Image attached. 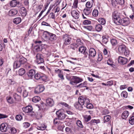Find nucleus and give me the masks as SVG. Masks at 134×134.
Segmentation results:
<instances>
[{
  "label": "nucleus",
  "mask_w": 134,
  "mask_h": 134,
  "mask_svg": "<svg viewBox=\"0 0 134 134\" xmlns=\"http://www.w3.org/2000/svg\"><path fill=\"white\" fill-rule=\"evenodd\" d=\"M113 81L112 80H111L108 81L107 82V86H111L113 85Z\"/></svg>",
  "instance_id": "obj_60"
},
{
  "label": "nucleus",
  "mask_w": 134,
  "mask_h": 134,
  "mask_svg": "<svg viewBox=\"0 0 134 134\" xmlns=\"http://www.w3.org/2000/svg\"><path fill=\"white\" fill-rule=\"evenodd\" d=\"M82 43L80 41V40H78L77 41V43H74L70 45V48L73 50H75V49L79 46V45H81Z\"/></svg>",
  "instance_id": "obj_12"
},
{
  "label": "nucleus",
  "mask_w": 134,
  "mask_h": 134,
  "mask_svg": "<svg viewBox=\"0 0 134 134\" xmlns=\"http://www.w3.org/2000/svg\"><path fill=\"white\" fill-rule=\"evenodd\" d=\"M127 93L126 91H123L121 93V96L125 98H126L127 97Z\"/></svg>",
  "instance_id": "obj_43"
},
{
  "label": "nucleus",
  "mask_w": 134,
  "mask_h": 134,
  "mask_svg": "<svg viewBox=\"0 0 134 134\" xmlns=\"http://www.w3.org/2000/svg\"><path fill=\"white\" fill-rule=\"evenodd\" d=\"M20 14L23 16H25L26 15V8L24 7H21L20 10Z\"/></svg>",
  "instance_id": "obj_21"
},
{
  "label": "nucleus",
  "mask_w": 134,
  "mask_h": 134,
  "mask_svg": "<svg viewBox=\"0 0 134 134\" xmlns=\"http://www.w3.org/2000/svg\"><path fill=\"white\" fill-rule=\"evenodd\" d=\"M55 15L53 13H50L48 17L53 19H55Z\"/></svg>",
  "instance_id": "obj_54"
},
{
  "label": "nucleus",
  "mask_w": 134,
  "mask_h": 134,
  "mask_svg": "<svg viewBox=\"0 0 134 134\" xmlns=\"http://www.w3.org/2000/svg\"><path fill=\"white\" fill-rule=\"evenodd\" d=\"M91 9L88 8H85L83 11L84 14L86 16H87L89 15L91 13Z\"/></svg>",
  "instance_id": "obj_26"
},
{
  "label": "nucleus",
  "mask_w": 134,
  "mask_h": 134,
  "mask_svg": "<svg viewBox=\"0 0 134 134\" xmlns=\"http://www.w3.org/2000/svg\"><path fill=\"white\" fill-rule=\"evenodd\" d=\"M64 44L67 45L70 44L71 42V38L67 34L64 35L63 37Z\"/></svg>",
  "instance_id": "obj_8"
},
{
  "label": "nucleus",
  "mask_w": 134,
  "mask_h": 134,
  "mask_svg": "<svg viewBox=\"0 0 134 134\" xmlns=\"http://www.w3.org/2000/svg\"><path fill=\"white\" fill-rule=\"evenodd\" d=\"M16 58L18 60L15 61L13 64V68L17 69L20 67L22 65L25 64L27 62V59L19 54L16 56Z\"/></svg>",
  "instance_id": "obj_2"
},
{
  "label": "nucleus",
  "mask_w": 134,
  "mask_h": 134,
  "mask_svg": "<svg viewBox=\"0 0 134 134\" xmlns=\"http://www.w3.org/2000/svg\"><path fill=\"white\" fill-rule=\"evenodd\" d=\"M129 122L130 124L132 125L134 124V116H132L130 117L129 119Z\"/></svg>",
  "instance_id": "obj_41"
},
{
  "label": "nucleus",
  "mask_w": 134,
  "mask_h": 134,
  "mask_svg": "<svg viewBox=\"0 0 134 134\" xmlns=\"http://www.w3.org/2000/svg\"><path fill=\"white\" fill-rule=\"evenodd\" d=\"M36 61L38 64H44V60L43 58V55L41 54H37L36 56Z\"/></svg>",
  "instance_id": "obj_7"
},
{
  "label": "nucleus",
  "mask_w": 134,
  "mask_h": 134,
  "mask_svg": "<svg viewBox=\"0 0 134 134\" xmlns=\"http://www.w3.org/2000/svg\"><path fill=\"white\" fill-rule=\"evenodd\" d=\"M84 120L86 122H88L91 119V117L90 115H85L83 116Z\"/></svg>",
  "instance_id": "obj_32"
},
{
  "label": "nucleus",
  "mask_w": 134,
  "mask_h": 134,
  "mask_svg": "<svg viewBox=\"0 0 134 134\" xmlns=\"http://www.w3.org/2000/svg\"><path fill=\"white\" fill-rule=\"evenodd\" d=\"M76 124L80 128H82L83 127L81 121L79 120L77 121Z\"/></svg>",
  "instance_id": "obj_42"
},
{
  "label": "nucleus",
  "mask_w": 134,
  "mask_h": 134,
  "mask_svg": "<svg viewBox=\"0 0 134 134\" xmlns=\"http://www.w3.org/2000/svg\"><path fill=\"white\" fill-rule=\"evenodd\" d=\"M25 70L23 68H21L19 69L18 72V75L20 76L23 75L25 73Z\"/></svg>",
  "instance_id": "obj_23"
},
{
  "label": "nucleus",
  "mask_w": 134,
  "mask_h": 134,
  "mask_svg": "<svg viewBox=\"0 0 134 134\" xmlns=\"http://www.w3.org/2000/svg\"><path fill=\"white\" fill-rule=\"evenodd\" d=\"M28 94V92L26 90H24L23 92V96L24 98L27 97Z\"/></svg>",
  "instance_id": "obj_47"
},
{
  "label": "nucleus",
  "mask_w": 134,
  "mask_h": 134,
  "mask_svg": "<svg viewBox=\"0 0 134 134\" xmlns=\"http://www.w3.org/2000/svg\"><path fill=\"white\" fill-rule=\"evenodd\" d=\"M129 115V112L127 111H124L122 115V118L123 119H126L128 117Z\"/></svg>",
  "instance_id": "obj_24"
},
{
  "label": "nucleus",
  "mask_w": 134,
  "mask_h": 134,
  "mask_svg": "<svg viewBox=\"0 0 134 134\" xmlns=\"http://www.w3.org/2000/svg\"><path fill=\"white\" fill-rule=\"evenodd\" d=\"M103 58L102 55L100 54H98V58L97 59V60L98 61H101L102 59Z\"/></svg>",
  "instance_id": "obj_59"
},
{
  "label": "nucleus",
  "mask_w": 134,
  "mask_h": 134,
  "mask_svg": "<svg viewBox=\"0 0 134 134\" xmlns=\"http://www.w3.org/2000/svg\"><path fill=\"white\" fill-rule=\"evenodd\" d=\"M110 42L112 44L113 46L116 45L117 43V40L115 39H112L110 40Z\"/></svg>",
  "instance_id": "obj_39"
},
{
  "label": "nucleus",
  "mask_w": 134,
  "mask_h": 134,
  "mask_svg": "<svg viewBox=\"0 0 134 134\" xmlns=\"http://www.w3.org/2000/svg\"><path fill=\"white\" fill-rule=\"evenodd\" d=\"M84 105L85 107H86L87 109H92L93 108V106L92 104L90 103L89 99L86 97H84Z\"/></svg>",
  "instance_id": "obj_9"
},
{
  "label": "nucleus",
  "mask_w": 134,
  "mask_h": 134,
  "mask_svg": "<svg viewBox=\"0 0 134 134\" xmlns=\"http://www.w3.org/2000/svg\"><path fill=\"white\" fill-rule=\"evenodd\" d=\"M86 48L83 46H81L79 48V51L81 53L84 54L83 57L85 58H86L88 55V53L86 51Z\"/></svg>",
  "instance_id": "obj_13"
},
{
  "label": "nucleus",
  "mask_w": 134,
  "mask_h": 134,
  "mask_svg": "<svg viewBox=\"0 0 134 134\" xmlns=\"http://www.w3.org/2000/svg\"><path fill=\"white\" fill-rule=\"evenodd\" d=\"M65 131L68 133H70L72 132L71 129L70 127H67L65 128Z\"/></svg>",
  "instance_id": "obj_52"
},
{
  "label": "nucleus",
  "mask_w": 134,
  "mask_h": 134,
  "mask_svg": "<svg viewBox=\"0 0 134 134\" xmlns=\"http://www.w3.org/2000/svg\"><path fill=\"white\" fill-rule=\"evenodd\" d=\"M127 59L121 56L119 57L118 61L121 64H125L127 63Z\"/></svg>",
  "instance_id": "obj_15"
},
{
  "label": "nucleus",
  "mask_w": 134,
  "mask_h": 134,
  "mask_svg": "<svg viewBox=\"0 0 134 134\" xmlns=\"http://www.w3.org/2000/svg\"><path fill=\"white\" fill-rule=\"evenodd\" d=\"M41 77L40 74L39 73H37L35 75L34 77L37 80H39L41 79Z\"/></svg>",
  "instance_id": "obj_48"
},
{
  "label": "nucleus",
  "mask_w": 134,
  "mask_h": 134,
  "mask_svg": "<svg viewBox=\"0 0 134 134\" xmlns=\"http://www.w3.org/2000/svg\"><path fill=\"white\" fill-rule=\"evenodd\" d=\"M24 126L25 128H27L30 126V124L27 122H25L23 123Z\"/></svg>",
  "instance_id": "obj_62"
},
{
  "label": "nucleus",
  "mask_w": 134,
  "mask_h": 134,
  "mask_svg": "<svg viewBox=\"0 0 134 134\" xmlns=\"http://www.w3.org/2000/svg\"><path fill=\"white\" fill-rule=\"evenodd\" d=\"M112 18L115 23L117 25L125 26L130 23V19L127 17L122 18V15L118 11H114L113 13Z\"/></svg>",
  "instance_id": "obj_1"
},
{
  "label": "nucleus",
  "mask_w": 134,
  "mask_h": 134,
  "mask_svg": "<svg viewBox=\"0 0 134 134\" xmlns=\"http://www.w3.org/2000/svg\"><path fill=\"white\" fill-rule=\"evenodd\" d=\"M91 23L90 21L88 20H86L83 21V24L85 25H88L91 24Z\"/></svg>",
  "instance_id": "obj_55"
},
{
  "label": "nucleus",
  "mask_w": 134,
  "mask_h": 134,
  "mask_svg": "<svg viewBox=\"0 0 134 134\" xmlns=\"http://www.w3.org/2000/svg\"><path fill=\"white\" fill-rule=\"evenodd\" d=\"M112 4L114 6L116 4L118 3V0H111Z\"/></svg>",
  "instance_id": "obj_53"
},
{
  "label": "nucleus",
  "mask_w": 134,
  "mask_h": 134,
  "mask_svg": "<svg viewBox=\"0 0 134 134\" xmlns=\"http://www.w3.org/2000/svg\"><path fill=\"white\" fill-rule=\"evenodd\" d=\"M56 114L58 118L59 119H63L65 118V114L63 112H62L60 110L57 111L56 112Z\"/></svg>",
  "instance_id": "obj_11"
},
{
  "label": "nucleus",
  "mask_w": 134,
  "mask_h": 134,
  "mask_svg": "<svg viewBox=\"0 0 134 134\" xmlns=\"http://www.w3.org/2000/svg\"><path fill=\"white\" fill-rule=\"evenodd\" d=\"M92 4H91L90 2H87L86 4V6L87 8H90H90L92 7Z\"/></svg>",
  "instance_id": "obj_45"
},
{
  "label": "nucleus",
  "mask_w": 134,
  "mask_h": 134,
  "mask_svg": "<svg viewBox=\"0 0 134 134\" xmlns=\"http://www.w3.org/2000/svg\"><path fill=\"white\" fill-rule=\"evenodd\" d=\"M98 21L102 24L104 25L105 23V20L104 19L102 18H99L98 19Z\"/></svg>",
  "instance_id": "obj_36"
},
{
  "label": "nucleus",
  "mask_w": 134,
  "mask_h": 134,
  "mask_svg": "<svg viewBox=\"0 0 134 134\" xmlns=\"http://www.w3.org/2000/svg\"><path fill=\"white\" fill-rule=\"evenodd\" d=\"M127 48L126 46L124 44H121L119 46L118 48L119 52L121 53H123L125 51Z\"/></svg>",
  "instance_id": "obj_18"
},
{
  "label": "nucleus",
  "mask_w": 134,
  "mask_h": 134,
  "mask_svg": "<svg viewBox=\"0 0 134 134\" xmlns=\"http://www.w3.org/2000/svg\"><path fill=\"white\" fill-rule=\"evenodd\" d=\"M72 77L70 82V84L72 85H74V83H78L83 81L82 79L79 77L72 76Z\"/></svg>",
  "instance_id": "obj_4"
},
{
  "label": "nucleus",
  "mask_w": 134,
  "mask_h": 134,
  "mask_svg": "<svg viewBox=\"0 0 134 134\" xmlns=\"http://www.w3.org/2000/svg\"><path fill=\"white\" fill-rule=\"evenodd\" d=\"M98 12L97 10L94 9L92 12V15L94 17H96L98 16Z\"/></svg>",
  "instance_id": "obj_40"
},
{
  "label": "nucleus",
  "mask_w": 134,
  "mask_h": 134,
  "mask_svg": "<svg viewBox=\"0 0 134 134\" xmlns=\"http://www.w3.org/2000/svg\"><path fill=\"white\" fill-rule=\"evenodd\" d=\"M46 126L44 124H42L41 126H37V129L38 130H43L46 129Z\"/></svg>",
  "instance_id": "obj_35"
},
{
  "label": "nucleus",
  "mask_w": 134,
  "mask_h": 134,
  "mask_svg": "<svg viewBox=\"0 0 134 134\" xmlns=\"http://www.w3.org/2000/svg\"><path fill=\"white\" fill-rule=\"evenodd\" d=\"M102 29V25L100 24L97 25L96 26L95 29L96 31L99 32L101 31Z\"/></svg>",
  "instance_id": "obj_33"
},
{
  "label": "nucleus",
  "mask_w": 134,
  "mask_h": 134,
  "mask_svg": "<svg viewBox=\"0 0 134 134\" xmlns=\"http://www.w3.org/2000/svg\"><path fill=\"white\" fill-rule=\"evenodd\" d=\"M13 96L14 99L16 101H19L20 100V96L16 93H14L13 94Z\"/></svg>",
  "instance_id": "obj_28"
},
{
  "label": "nucleus",
  "mask_w": 134,
  "mask_h": 134,
  "mask_svg": "<svg viewBox=\"0 0 134 134\" xmlns=\"http://www.w3.org/2000/svg\"><path fill=\"white\" fill-rule=\"evenodd\" d=\"M86 82H84L83 83H82L79 84L76 86L77 88H81L82 87H86Z\"/></svg>",
  "instance_id": "obj_38"
},
{
  "label": "nucleus",
  "mask_w": 134,
  "mask_h": 134,
  "mask_svg": "<svg viewBox=\"0 0 134 134\" xmlns=\"http://www.w3.org/2000/svg\"><path fill=\"white\" fill-rule=\"evenodd\" d=\"M59 119L58 118H55L54 120V123L55 125L58 124H59L58 120Z\"/></svg>",
  "instance_id": "obj_57"
},
{
  "label": "nucleus",
  "mask_w": 134,
  "mask_h": 134,
  "mask_svg": "<svg viewBox=\"0 0 134 134\" xmlns=\"http://www.w3.org/2000/svg\"><path fill=\"white\" fill-rule=\"evenodd\" d=\"M89 55L94 57L96 55V52L95 49L93 48H91L89 50Z\"/></svg>",
  "instance_id": "obj_20"
},
{
  "label": "nucleus",
  "mask_w": 134,
  "mask_h": 134,
  "mask_svg": "<svg viewBox=\"0 0 134 134\" xmlns=\"http://www.w3.org/2000/svg\"><path fill=\"white\" fill-rule=\"evenodd\" d=\"M42 49V46L41 45L37 44L34 47V49L37 52L41 51Z\"/></svg>",
  "instance_id": "obj_30"
},
{
  "label": "nucleus",
  "mask_w": 134,
  "mask_h": 134,
  "mask_svg": "<svg viewBox=\"0 0 134 134\" xmlns=\"http://www.w3.org/2000/svg\"><path fill=\"white\" fill-rule=\"evenodd\" d=\"M35 74V70L34 69H31L29 71V72L27 74L29 78H27L26 79H31L34 76Z\"/></svg>",
  "instance_id": "obj_16"
},
{
  "label": "nucleus",
  "mask_w": 134,
  "mask_h": 134,
  "mask_svg": "<svg viewBox=\"0 0 134 134\" xmlns=\"http://www.w3.org/2000/svg\"><path fill=\"white\" fill-rule=\"evenodd\" d=\"M17 13L18 11L17 10L15 9H12L9 11L8 14L10 16H13L17 14Z\"/></svg>",
  "instance_id": "obj_22"
},
{
  "label": "nucleus",
  "mask_w": 134,
  "mask_h": 134,
  "mask_svg": "<svg viewBox=\"0 0 134 134\" xmlns=\"http://www.w3.org/2000/svg\"><path fill=\"white\" fill-rule=\"evenodd\" d=\"M55 71L57 73H58V76L62 80H64V78L63 74L62 73V71L59 69H58L57 70H55Z\"/></svg>",
  "instance_id": "obj_27"
},
{
  "label": "nucleus",
  "mask_w": 134,
  "mask_h": 134,
  "mask_svg": "<svg viewBox=\"0 0 134 134\" xmlns=\"http://www.w3.org/2000/svg\"><path fill=\"white\" fill-rule=\"evenodd\" d=\"M41 100L40 97L39 96H35L32 99V101L35 103H37Z\"/></svg>",
  "instance_id": "obj_31"
},
{
  "label": "nucleus",
  "mask_w": 134,
  "mask_h": 134,
  "mask_svg": "<svg viewBox=\"0 0 134 134\" xmlns=\"http://www.w3.org/2000/svg\"><path fill=\"white\" fill-rule=\"evenodd\" d=\"M42 25L46 26H50V25L49 24L47 23H46L45 21H43L41 23Z\"/></svg>",
  "instance_id": "obj_58"
},
{
  "label": "nucleus",
  "mask_w": 134,
  "mask_h": 134,
  "mask_svg": "<svg viewBox=\"0 0 134 134\" xmlns=\"http://www.w3.org/2000/svg\"><path fill=\"white\" fill-rule=\"evenodd\" d=\"M17 4V2L16 0H12L10 3V6L12 7H14Z\"/></svg>",
  "instance_id": "obj_29"
},
{
  "label": "nucleus",
  "mask_w": 134,
  "mask_h": 134,
  "mask_svg": "<svg viewBox=\"0 0 134 134\" xmlns=\"http://www.w3.org/2000/svg\"><path fill=\"white\" fill-rule=\"evenodd\" d=\"M46 105L50 107L53 106L54 103L53 100L50 98H48L46 99Z\"/></svg>",
  "instance_id": "obj_17"
},
{
  "label": "nucleus",
  "mask_w": 134,
  "mask_h": 134,
  "mask_svg": "<svg viewBox=\"0 0 134 134\" xmlns=\"http://www.w3.org/2000/svg\"><path fill=\"white\" fill-rule=\"evenodd\" d=\"M41 79L43 81H45L47 80V77L46 75L41 76Z\"/></svg>",
  "instance_id": "obj_61"
},
{
  "label": "nucleus",
  "mask_w": 134,
  "mask_h": 134,
  "mask_svg": "<svg viewBox=\"0 0 134 134\" xmlns=\"http://www.w3.org/2000/svg\"><path fill=\"white\" fill-rule=\"evenodd\" d=\"M43 35H45V37L46 38L49 37V40L50 41H53L56 39L55 35L47 31H44V32Z\"/></svg>",
  "instance_id": "obj_6"
},
{
  "label": "nucleus",
  "mask_w": 134,
  "mask_h": 134,
  "mask_svg": "<svg viewBox=\"0 0 134 134\" xmlns=\"http://www.w3.org/2000/svg\"><path fill=\"white\" fill-rule=\"evenodd\" d=\"M124 52L125 55L126 57H128L130 54L129 51L127 48Z\"/></svg>",
  "instance_id": "obj_51"
},
{
  "label": "nucleus",
  "mask_w": 134,
  "mask_h": 134,
  "mask_svg": "<svg viewBox=\"0 0 134 134\" xmlns=\"http://www.w3.org/2000/svg\"><path fill=\"white\" fill-rule=\"evenodd\" d=\"M44 89V87L42 85H38L35 88L34 92L35 93L39 94L42 92Z\"/></svg>",
  "instance_id": "obj_10"
},
{
  "label": "nucleus",
  "mask_w": 134,
  "mask_h": 134,
  "mask_svg": "<svg viewBox=\"0 0 134 134\" xmlns=\"http://www.w3.org/2000/svg\"><path fill=\"white\" fill-rule=\"evenodd\" d=\"M102 43L105 44H106L108 41V38L105 36H103L102 37Z\"/></svg>",
  "instance_id": "obj_37"
},
{
  "label": "nucleus",
  "mask_w": 134,
  "mask_h": 134,
  "mask_svg": "<svg viewBox=\"0 0 134 134\" xmlns=\"http://www.w3.org/2000/svg\"><path fill=\"white\" fill-rule=\"evenodd\" d=\"M110 118V117L109 115H106L104 117V119L105 122L109 121Z\"/></svg>",
  "instance_id": "obj_46"
},
{
  "label": "nucleus",
  "mask_w": 134,
  "mask_h": 134,
  "mask_svg": "<svg viewBox=\"0 0 134 134\" xmlns=\"http://www.w3.org/2000/svg\"><path fill=\"white\" fill-rule=\"evenodd\" d=\"M60 104L63 106H64L65 107L68 108L69 106L68 104L64 102H60Z\"/></svg>",
  "instance_id": "obj_56"
},
{
  "label": "nucleus",
  "mask_w": 134,
  "mask_h": 134,
  "mask_svg": "<svg viewBox=\"0 0 134 134\" xmlns=\"http://www.w3.org/2000/svg\"><path fill=\"white\" fill-rule=\"evenodd\" d=\"M71 14L72 16L76 19H78L79 18V14L75 10H72Z\"/></svg>",
  "instance_id": "obj_19"
},
{
  "label": "nucleus",
  "mask_w": 134,
  "mask_h": 134,
  "mask_svg": "<svg viewBox=\"0 0 134 134\" xmlns=\"http://www.w3.org/2000/svg\"><path fill=\"white\" fill-rule=\"evenodd\" d=\"M107 64L110 66H112L113 64V62L111 59H109L107 61Z\"/></svg>",
  "instance_id": "obj_63"
},
{
  "label": "nucleus",
  "mask_w": 134,
  "mask_h": 134,
  "mask_svg": "<svg viewBox=\"0 0 134 134\" xmlns=\"http://www.w3.org/2000/svg\"><path fill=\"white\" fill-rule=\"evenodd\" d=\"M83 27L84 28L88 30L89 31H91L93 29L92 26L91 25L85 26H83Z\"/></svg>",
  "instance_id": "obj_44"
},
{
  "label": "nucleus",
  "mask_w": 134,
  "mask_h": 134,
  "mask_svg": "<svg viewBox=\"0 0 134 134\" xmlns=\"http://www.w3.org/2000/svg\"><path fill=\"white\" fill-rule=\"evenodd\" d=\"M21 20L20 18L17 17L14 19H13V21L14 24H18L21 22Z\"/></svg>",
  "instance_id": "obj_25"
},
{
  "label": "nucleus",
  "mask_w": 134,
  "mask_h": 134,
  "mask_svg": "<svg viewBox=\"0 0 134 134\" xmlns=\"http://www.w3.org/2000/svg\"><path fill=\"white\" fill-rule=\"evenodd\" d=\"M22 118V116L20 115H16V119L17 120L20 121Z\"/></svg>",
  "instance_id": "obj_50"
},
{
  "label": "nucleus",
  "mask_w": 134,
  "mask_h": 134,
  "mask_svg": "<svg viewBox=\"0 0 134 134\" xmlns=\"http://www.w3.org/2000/svg\"><path fill=\"white\" fill-rule=\"evenodd\" d=\"M78 2V1L77 0H75L73 3V5L75 7V8H77V4Z\"/></svg>",
  "instance_id": "obj_64"
},
{
  "label": "nucleus",
  "mask_w": 134,
  "mask_h": 134,
  "mask_svg": "<svg viewBox=\"0 0 134 134\" xmlns=\"http://www.w3.org/2000/svg\"><path fill=\"white\" fill-rule=\"evenodd\" d=\"M32 108L31 106H29L22 108V110L26 113H29V114L32 116L35 114L34 112L32 111Z\"/></svg>",
  "instance_id": "obj_5"
},
{
  "label": "nucleus",
  "mask_w": 134,
  "mask_h": 134,
  "mask_svg": "<svg viewBox=\"0 0 134 134\" xmlns=\"http://www.w3.org/2000/svg\"><path fill=\"white\" fill-rule=\"evenodd\" d=\"M8 125L5 123H2L1 125L0 130L2 132H6L8 130Z\"/></svg>",
  "instance_id": "obj_14"
},
{
  "label": "nucleus",
  "mask_w": 134,
  "mask_h": 134,
  "mask_svg": "<svg viewBox=\"0 0 134 134\" xmlns=\"http://www.w3.org/2000/svg\"><path fill=\"white\" fill-rule=\"evenodd\" d=\"M10 130L11 133L13 134L17 132L16 129L14 127L10 128Z\"/></svg>",
  "instance_id": "obj_49"
},
{
  "label": "nucleus",
  "mask_w": 134,
  "mask_h": 134,
  "mask_svg": "<svg viewBox=\"0 0 134 134\" xmlns=\"http://www.w3.org/2000/svg\"><path fill=\"white\" fill-rule=\"evenodd\" d=\"M84 97H80L78 99V102H76L74 104L75 108L79 110H81L83 108L82 105H84Z\"/></svg>",
  "instance_id": "obj_3"
},
{
  "label": "nucleus",
  "mask_w": 134,
  "mask_h": 134,
  "mask_svg": "<svg viewBox=\"0 0 134 134\" xmlns=\"http://www.w3.org/2000/svg\"><path fill=\"white\" fill-rule=\"evenodd\" d=\"M7 102L9 103L12 104L14 102V100L11 97H8L6 98Z\"/></svg>",
  "instance_id": "obj_34"
}]
</instances>
